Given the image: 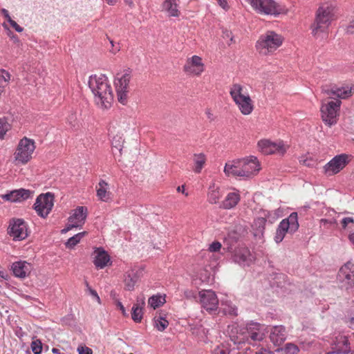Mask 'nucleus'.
Returning a JSON list of instances; mask_svg holds the SVG:
<instances>
[{"mask_svg": "<svg viewBox=\"0 0 354 354\" xmlns=\"http://www.w3.org/2000/svg\"><path fill=\"white\" fill-rule=\"evenodd\" d=\"M279 217V215L277 214V212L274 213V216H271L270 219H268V222L270 223H273L276 219Z\"/></svg>", "mask_w": 354, "mask_h": 354, "instance_id": "nucleus-59", "label": "nucleus"}, {"mask_svg": "<svg viewBox=\"0 0 354 354\" xmlns=\"http://www.w3.org/2000/svg\"><path fill=\"white\" fill-rule=\"evenodd\" d=\"M342 102L336 99L335 101H330L321 107L322 118L326 124L329 127L337 123V112L339 111Z\"/></svg>", "mask_w": 354, "mask_h": 354, "instance_id": "nucleus-8", "label": "nucleus"}, {"mask_svg": "<svg viewBox=\"0 0 354 354\" xmlns=\"http://www.w3.org/2000/svg\"><path fill=\"white\" fill-rule=\"evenodd\" d=\"M90 292H91V294L94 297H95V298L97 299V300L98 301V302H100V297H99V296H98V295H97V292H96L95 290H91V289L90 290Z\"/></svg>", "mask_w": 354, "mask_h": 354, "instance_id": "nucleus-63", "label": "nucleus"}, {"mask_svg": "<svg viewBox=\"0 0 354 354\" xmlns=\"http://www.w3.org/2000/svg\"><path fill=\"white\" fill-rule=\"evenodd\" d=\"M281 351H284L285 354H298L299 348L297 345L292 343H288L285 345L283 348H281Z\"/></svg>", "mask_w": 354, "mask_h": 354, "instance_id": "nucleus-41", "label": "nucleus"}, {"mask_svg": "<svg viewBox=\"0 0 354 354\" xmlns=\"http://www.w3.org/2000/svg\"><path fill=\"white\" fill-rule=\"evenodd\" d=\"M354 219L352 217H345L341 221L342 227L346 229L349 223H353Z\"/></svg>", "mask_w": 354, "mask_h": 354, "instance_id": "nucleus-51", "label": "nucleus"}, {"mask_svg": "<svg viewBox=\"0 0 354 354\" xmlns=\"http://www.w3.org/2000/svg\"><path fill=\"white\" fill-rule=\"evenodd\" d=\"M243 170L239 172L240 177L250 178L252 176L257 174L260 170V165L255 156H250L247 158H242Z\"/></svg>", "mask_w": 354, "mask_h": 354, "instance_id": "nucleus-14", "label": "nucleus"}, {"mask_svg": "<svg viewBox=\"0 0 354 354\" xmlns=\"http://www.w3.org/2000/svg\"><path fill=\"white\" fill-rule=\"evenodd\" d=\"M223 37H230L231 42L233 41V37L232 36V32L228 30H225V32H223Z\"/></svg>", "mask_w": 354, "mask_h": 354, "instance_id": "nucleus-60", "label": "nucleus"}, {"mask_svg": "<svg viewBox=\"0 0 354 354\" xmlns=\"http://www.w3.org/2000/svg\"><path fill=\"white\" fill-rule=\"evenodd\" d=\"M148 303L151 308L155 309V295H152L149 297Z\"/></svg>", "mask_w": 354, "mask_h": 354, "instance_id": "nucleus-57", "label": "nucleus"}, {"mask_svg": "<svg viewBox=\"0 0 354 354\" xmlns=\"http://www.w3.org/2000/svg\"><path fill=\"white\" fill-rule=\"evenodd\" d=\"M218 191H212V192L208 194V201L212 204H215L217 203L218 200Z\"/></svg>", "mask_w": 354, "mask_h": 354, "instance_id": "nucleus-47", "label": "nucleus"}, {"mask_svg": "<svg viewBox=\"0 0 354 354\" xmlns=\"http://www.w3.org/2000/svg\"><path fill=\"white\" fill-rule=\"evenodd\" d=\"M230 344L229 343H223L217 346L213 351V354H230Z\"/></svg>", "mask_w": 354, "mask_h": 354, "instance_id": "nucleus-38", "label": "nucleus"}, {"mask_svg": "<svg viewBox=\"0 0 354 354\" xmlns=\"http://www.w3.org/2000/svg\"><path fill=\"white\" fill-rule=\"evenodd\" d=\"M242 86L241 85L239 84H233L231 90H230V95L233 98L234 101L236 100L237 99H241V97H245V95L242 94Z\"/></svg>", "mask_w": 354, "mask_h": 354, "instance_id": "nucleus-37", "label": "nucleus"}, {"mask_svg": "<svg viewBox=\"0 0 354 354\" xmlns=\"http://www.w3.org/2000/svg\"><path fill=\"white\" fill-rule=\"evenodd\" d=\"M144 305L143 299H141L140 301L138 299L137 302L133 304L131 309V318L135 322L139 323L141 322L143 315L142 306Z\"/></svg>", "mask_w": 354, "mask_h": 354, "instance_id": "nucleus-27", "label": "nucleus"}, {"mask_svg": "<svg viewBox=\"0 0 354 354\" xmlns=\"http://www.w3.org/2000/svg\"><path fill=\"white\" fill-rule=\"evenodd\" d=\"M342 267L343 270H347L350 271L351 274H354V264L351 261H347Z\"/></svg>", "mask_w": 354, "mask_h": 354, "instance_id": "nucleus-53", "label": "nucleus"}, {"mask_svg": "<svg viewBox=\"0 0 354 354\" xmlns=\"http://www.w3.org/2000/svg\"><path fill=\"white\" fill-rule=\"evenodd\" d=\"M240 201V195L238 193L230 192L223 201L221 207L223 209H229L234 207Z\"/></svg>", "mask_w": 354, "mask_h": 354, "instance_id": "nucleus-28", "label": "nucleus"}, {"mask_svg": "<svg viewBox=\"0 0 354 354\" xmlns=\"http://www.w3.org/2000/svg\"><path fill=\"white\" fill-rule=\"evenodd\" d=\"M87 234L86 232H82L78 233L73 236L71 237L66 242V245L68 248H73L75 247L78 243H80V240Z\"/></svg>", "mask_w": 354, "mask_h": 354, "instance_id": "nucleus-35", "label": "nucleus"}, {"mask_svg": "<svg viewBox=\"0 0 354 354\" xmlns=\"http://www.w3.org/2000/svg\"><path fill=\"white\" fill-rule=\"evenodd\" d=\"M88 86L91 88L96 104L101 109H108L113 100L112 87L108 77L103 75H93L89 77Z\"/></svg>", "mask_w": 354, "mask_h": 354, "instance_id": "nucleus-1", "label": "nucleus"}, {"mask_svg": "<svg viewBox=\"0 0 354 354\" xmlns=\"http://www.w3.org/2000/svg\"><path fill=\"white\" fill-rule=\"evenodd\" d=\"M169 325V322L165 317V315L162 313H159V315H156V330L160 331L165 330Z\"/></svg>", "mask_w": 354, "mask_h": 354, "instance_id": "nucleus-34", "label": "nucleus"}, {"mask_svg": "<svg viewBox=\"0 0 354 354\" xmlns=\"http://www.w3.org/2000/svg\"><path fill=\"white\" fill-rule=\"evenodd\" d=\"M222 313L223 315H231V316H236L237 315V308L235 306H232L230 305H226L225 307H218V309L216 312V314Z\"/></svg>", "mask_w": 354, "mask_h": 354, "instance_id": "nucleus-36", "label": "nucleus"}, {"mask_svg": "<svg viewBox=\"0 0 354 354\" xmlns=\"http://www.w3.org/2000/svg\"><path fill=\"white\" fill-rule=\"evenodd\" d=\"M221 243L219 241H214L209 245L208 250L211 252H216L221 250Z\"/></svg>", "mask_w": 354, "mask_h": 354, "instance_id": "nucleus-48", "label": "nucleus"}, {"mask_svg": "<svg viewBox=\"0 0 354 354\" xmlns=\"http://www.w3.org/2000/svg\"><path fill=\"white\" fill-rule=\"evenodd\" d=\"M32 196L33 192L26 189H19L3 195L2 198L10 202H21Z\"/></svg>", "mask_w": 354, "mask_h": 354, "instance_id": "nucleus-17", "label": "nucleus"}, {"mask_svg": "<svg viewBox=\"0 0 354 354\" xmlns=\"http://www.w3.org/2000/svg\"><path fill=\"white\" fill-rule=\"evenodd\" d=\"M10 25L17 31V32H21L23 31V28L17 24V23L12 20L11 18H9V21H8Z\"/></svg>", "mask_w": 354, "mask_h": 354, "instance_id": "nucleus-52", "label": "nucleus"}, {"mask_svg": "<svg viewBox=\"0 0 354 354\" xmlns=\"http://www.w3.org/2000/svg\"><path fill=\"white\" fill-rule=\"evenodd\" d=\"M8 233L15 241L25 239L28 236V227L26 222L21 218L11 220Z\"/></svg>", "mask_w": 354, "mask_h": 354, "instance_id": "nucleus-12", "label": "nucleus"}, {"mask_svg": "<svg viewBox=\"0 0 354 354\" xmlns=\"http://www.w3.org/2000/svg\"><path fill=\"white\" fill-rule=\"evenodd\" d=\"M322 92L324 93H326L330 96V98L335 99V84L328 86H323L322 88Z\"/></svg>", "mask_w": 354, "mask_h": 354, "instance_id": "nucleus-44", "label": "nucleus"}, {"mask_svg": "<svg viewBox=\"0 0 354 354\" xmlns=\"http://www.w3.org/2000/svg\"><path fill=\"white\" fill-rule=\"evenodd\" d=\"M256 354H274V352H272L270 350L262 348L259 351L257 352Z\"/></svg>", "mask_w": 354, "mask_h": 354, "instance_id": "nucleus-58", "label": "nucleus"}, {"mask_svg": "<svg viewBox=\"0 0 354 354\" xmlns=\"http://www.w3.org/2000/svg\"><path fill=\"white\" fill-rule=\"evenodd\" d=\"M0 277L4 279H7L8 274L0 268Z\"/></svg>", "mask_w": 354, "mask_h": 354, "instance_id": "nucleus-64", "label": "nucleus"}, {"mask_svg": "<svg viewBox=\"0 0 354 354\" xmlns=\"http://www.w3.org/2000/svg\"><path fill=\"white\" fill-rule=\"evenodd\" d=\"M115 304H116V306L120 308V310H121V312L124 316H125V317L128 316V315L126 313L124 306L120 301H117Z\"/></svg>", "mask_w": 354, "mask_h": 354, "instance_id": "nucleus-55", "label": "nucleus"}, {"mask_svg": "<svg viewBox=\"0 0 354 354\" xmlns=\"http://www.w3.org/2000/svg\"><path fill=\"white\" fill-rule=\"evenodd\" d=\"M10 80V75L8 71L5 70L0 71V88H5L8 86Z\"/></svg>", "mask_w": 354, "mask_h": 354, "instance_id": "nucleus-39", "label": "nucleus"}, {"mask_svg": "<svg viewBox=\"0 0 354 354\" xmlns=\"http://www.w3.org/2000/svg\"><path fill=\"white\" fill-rule=\"evenodd\" d=\"M35 149L34 140L26 137L23 138L19 141L14 153L15 161L17 164H26L32 158Z\"/></svg>", "mask_w": 354, "mask_h": 354, "instance_id": "nucleus-5", "label": "nucleus"}, {"mask_svg": "<svg viewBox=\"0 0 354 354\" xmlns=\"http://www.w3.org/2000/svg\"><path fill=\"white\" fill-rule=\"evenodd\" d=\"M337 279L341 283H345V288L347 290L354 287V274H351L347 270H343L342 266L338 272Z\"/></svg>", "mask_w": 354, "mask_h": 354, "instance_id": "nucleus-23", "label": "nucleus"}, {"mask_svg": "<svg viewBox=\"0 0 354 354\" xmlns=\"http://www.w3.org/2000/svg\"><path fill=\"white\" fill-rule=\"evenodd\" d=\"M283 42V38L281 35L273 31H268L266 35L261 37L256 45L257 48L261 52L262 50H267L268 53L275 50Z\"/></svg>", "mask_w": 354, "mask_h": 354, "instance_id": "nucleus-6", "label": "nucleus"}, {"mask_svg": "<svg viewBox=\"0 0 354 354\" xmlns=\"http://www.w3.org/2000/svg\"><path fill=\"white\" fill-rule=\"evenodd\" d=\"M259 212L262 216L258 218H265L266 223L268 221V219H270V216L272 215V213L270 211L266 209H261Z\"/></svg>", "mask_w": 354, "mask_h": 354, "instance_id": "nucleus-49", "label": "nucleus"}, {"mask_svg": "<svg viewBox=\"0 0 354 354\" xmlns=\"http://www.w3.org/2000/svg\"><path fill=\"white\" fill-rule=\"evenodd\" d=\"M31 348L35 354H40L42 351V344L40 340L36 339L32 342Z\"/></svg>", "mask_w": 354, "mask_h": 354, "instance_id": "nucleus-43", "label": "nucleus"}, {"mask_svg": "<svg viewBox=\"0 0 354 354\" xmlns=\"http://www.w3.org/2000/svg\"><path fill=\"white\" fill-rule=\"evenodd\" d=\"M335 97L340 99H347L352 95V88L337 87L335 85Z\"/></svg>", "mask_w": 354, "mask_h": 354, "instance_id": "nucleus-33", "label": "nucleus"}, {"mask_svg": "<svg viewBox=\"0 0 354 354\" xmlns=\"http://www.w3.org/2000/svg\"><path fill=\"white\" fill-rule=\"evenodd\" d=\"M336 345L338 347L337 351H339L342 354H348L351 352L350 342L348 337L341 335L337 337Z\"/></svg>", "mask_w": 354, "mask_h": 354, "instance_id": "nucleus-30", "label": "nucleus"}, {"mask_svg": "<svg viewBox=\"0 0 354 354\" xmlns=\"http://www.w3.org/2000/svg\"><path fill=\"white\" fill-rule=\"evenodd\" d=\"M10 129V125L8 122L7 120L3 118H0V138L3 139L4 138L5 134L7 131H8Z\"/></svg>", "mask_w": 354, "mask_h": 354, "instance_id": "nucleus-40", "label": "nucleus"}, {"mask_svg": "<svg viewBox=\"0 0 354 354\" xmlns=\"http://www.w3.org/2000/svg\"><path fill=\"white\" fill-rule=\"evenodd\" d=\"M109 185L104 180H100L96 186L97 196L102 201L106 202L111 198V192L108 191Z\"/></svg>", "mask_w": 354, "mask_h": 354, "instance_id": "nucleus-25", "label": "nucleus"}, {"mask_svg": "<svg viewBox=\"0 0 354 354\" xmlns=\"http://www.w3.org/2000/svg\"><path fill=\"white\" fill-rule=\"evenodd\" d=\"M184 71L196 75H200L204 70L202 59L197 55H194L187 59L183 67Z\"/></svg>", "mask_w": 354, "mask_h": 354, "instance_id": "nucleus-18", "label": "nucleus"}, {"mask_svg": "<svg viewBox=\"0 0 354 354\" xmlns=\"http://www.w3.org/2000/svg\"><path fill=\"white\" fill-rule=\"evenodd\" d=\"M349 156L346 153L335 156L324 167V172L328 176L339 173L349 162Z\"/></svg>", "mask_w": 354, "mask_h": 354, "instance_id": "nucleus-11", "label": "nucleus"}, {"mask_svg": "<svg viewBox=\"0 0 354 354\" xmlns=\"http://www.w3.org/2000/svg\"><path fill=\"white\" fill-rule=\"evenodd\" d=\"M162 10L168 12L169 17H178L180 11L177 9L176 0H165L162 5Z\"/></svg>", "mask_w": 354, "mask_h": 354, "instance_id": "nucleus-29", "label": "nucleus"}, {"mask_svg": "<svg viewBox=\"0 0 354 354\" xmlns=\"http://www.w3.org/2000/svg\"><path fill=\"white\" fill-rule=\"evenodd\" d=\"M263 327V326L261 325V324H259L258 322H254L252 321L247 323V324H246V330L248 333L254 332V331H257V330H261Z\"/></svg>", "mask_w": 354, "mask_h": 354, "instance_id": "nucleus-42", "label": "nucleus"}, {"mask_svg": "<svg viewBox=\"0 0 354 354\" xmlns=\"http://www.w3.org/2000/svg\"><path fill=\"white\" fill-rule=\"evenodd\" d=\"M1 12L4 15V17L7 19L8 21H9V18H11L9 15L8 11L6 9H2Z\"/></svg>", "mask_w": 354, "mask_h": 354, "instance_id": "nucleus-62", "label": "nucleus"}, {"mask_svg": "<svg viewBox=\"0 0 354 354\" xmlns=\"http://www.w3.org/2000/svg\"><path fill=\"white\" fill-rule=\"evenodd\" d=\"M77 351L79 354H93L92 349L87 346H79L77 348Z\"/></svg>", "mask_w": 354, "mask_h": 354, "instance_id": "nucleus-50", "label": "nucleus"}, {"mask_svg": "<svg viewBox=\"0 0 354 354\" xmlns=\"http://www.w3.org/2000/svg\"><path fill=\"white\" fill-rule=\"evenodd\" d=\"M193 160L194 163V167L193 168L194 171L196 174L201 173L206 162V157L205 154L203 153H195L194 155Z\"/></svg>", "mask_w": 354, "mask_h": 354, "instance_id": "nucleus-31", "label": "nucleus"}, {"mask_svg": "<svg viewBox=\"0 0 354 354\" xmlns=\"http://www.w3.org/2000/svg\"><path fill=\"white\" fill-rule=\"evenodd\" d=\"M270 339L275 346H279L286 339V330L283 326H275L270 328Z\"/></svg>", "mask_w": 354, "mask_h": 354, "instance_id": "nucleus-19", "label": "nucleus"}, {"mask_svg": "<svg viewBox=\"0 0 354 354\" xmlns=\"http://www.w3.org/2000/svg\"><path fill=\"white\" fill-rule=\"evenodd\" d=\"M266 220L265 218H254L252 224V230L253 235L257 239H263L266 229Z\"/></svg>", "mask_w": 354, "mask_h": 354, "instance_id": "nucleus-24", "label": "nucleus"}, {"mask_svg": "<svg viewBox=\"0 0 354 354\" xmlns=\"http://www.w3.org/2000/svg\"><path fill=\"white\" fill-rule=\"evenodd\" d=\"M131 78V71L126 70L120 77L115 80V89L118 101L125 104L127 102L129 92V84Z\"/></svg>", "mask_w": 354, "mask_h": 354, "instance_id": "nucleus-7", "label": "nucleus"}, {"mask_svg": "<svg viewBox=\"0 0 354 354\" xmlns=\"http://www.w3.org/2000/svg\"><path fill=\"white\" fill-rule=\"evenodd\" d=\"M95 254L93 263L97 268H104L110 261L109 255L101 248H97L95 250Z\"/></svg>", "mask_w": 354, "mask_h": 354, "instance_id": "nucleus-21", "label": "nucleus"}, {"mask_svg": "<svg viewBox=\"0 0 354 354\" xmlns=\"http://www.w3.org/2000/svg\"><path fill=\"white\" fill-rule=\"evenodd\" d=\"M335 6L330 2L322 3L316 12L315 22L312 25L313 34L324 32L328 26L334 15Z\"/></svg>", "mask_w": 354, "mask_h": 354, "instance_id": "nucleus-2", "label": "nucleus"}, {"mask_svg": "<svg viewBox=\"0 0 354 354\" xmlns=\"http://www.w3.org/2000/svg\"><path fill=\"white\" fill-rule=\"evenodd\" d=\"M202 307L209 314L216 315L218 309V299L212 290H203L198 292Z\"/></svg>", "mask_w": 354, "mask_h": 354, "instance_id": "nucleus-9", "label": "nucleus"}, {"mask_svg": "<svg viewBox=\"0 0 354 354\" xmlns=\"http://www.w3.org/2000/svg\"><path fill=\"white\" fill-rule=\"evenodd\" d=\"M249 337L253 341H261L263 339L264 333L261 332V330H257L252 333H248Z\"/></svg>", "mask_w": 354, "mask_h": 354, "instance_id": "nucleus-45", "label": "nucleus"}, {"mask_svg": "<svg viewBox=\"0 0 354 354\" xmlns=\"http://www.w3.org/2000/svg\"><path fill=\"white\" fill-rule=\"evenodd\" d=\"M166 295L165 294H156V308L162 306L166 303Z\"/></svg>", "mask_w": 354, "mask_h": 354, "instance_id": "nucleus-46", "label": "nucleus"}, {"mask_svg": "<svg viewBox=\"0 0 354 354\" xmlns=\"http://www.w3.org/2000/svg\"><path fill=\"white\" fill-rule=\"evenodd\" d=\"M234 102L239 106L241 113L244 115L250 114L253 110L252 100L249 95L241 97V99H237Z\"/></svg>", "mask_w": 354, "mask_h": 354, "instance_id": "nucleus-26", "label": "nucleus"}, {"mask_svg": "<svg viewBox=\"0 0 354 354\" xmlns=\"http://www.w3.org/2000/svg\"><path fill=\"white\" fill-rule=\"evenodd\" d=\"M242 162V159H237L232 162H227L225 165L224 172L227 176H240L239 172H241V170H243V164Z\"/></svg>", "mask_w": 354, "mask_h": 354, "instance_id": "nucleus-22", "label": "nucleus"}, {"mask_svg": "<svg viewBox=\"0 0 354 354\" xmlns=\"http://www.w3.org/2000/svg\"><path fill=\"white\" fill-rule=\"evenodd\" d=\"M126 5L132 8L134 7L133 0H124Z\"/></svg>", "mask_w": 354, "mask_h": 354, "instance_id": "nucleus-61", "label": "nucleus"}, {"mask_svg": "<svg viewBox=\"0 0 354 354\" xmlns=\"http://www.w3.org/2000/svg\"><path fill=\"white\" fill-rule=\"evenodd\" d=\"M258 147L261 153L266 155L273 154L278 153L280 155H283L286 149L282 143L277 144L272 142L268 140H261L258 142Z\"/></svg>", "mask_w": 354, "mask_h": 354, "instance_id": "nucleus-15", "label": "nucleus"}, {"mask_svg": "<svg viewBox=\"0 0 354 354\" xmlns=\"http://www.w3.org/2000/svg\"><path fill=\"white\" fill-rule=\"evenodd\" d=\"M299 227L297 212H292L288 218L279 223L274 238V241L277 243H281L286 233L294 234L298 230Z\"/></svg>", "mask_w": 354, "mask_h": 354, "instance_id": "nucleus-4", "label": "nucleus"}, {"mask_svg": "<svg viewBox=\"0 0 354 354\" xmlns=\"http://www.w3.org/2000/svg\"><path fill=\"white\" fill-rule=\"evenodd\" d=\"M86 216L87 208L84 206L77 207L68 218V223L66 227L62 230V233L66 232L73 227L82 226L84 223Z\"/></svg>", "mask_w": 354, "mask_h": 354, "instance_id": "nucleus-13", "label": "nucleus"}, {"mask_svg": "<svg viewBox=\"0 0 354 354\" xmlns=\"http://www.w3.org/2000/svg\"><path fill=\"white\" fill-rule=\"evenodd\" d=\"M232 260L241 266L249 265L250 252L247 248H241L234 250L232 254Z\"/></svg>", "mask_w": 354, "mask_h": 354, "instance_id": "nucleus-20", "label": "nucleus"}, {"mask_svg": "<svg viewBox=\"0 0 354 354\" xmlns=\"http://www.w3.org/2000/svg\"><path fill=\"white\" fill-rule=\"evenodd\" d=\"M54 205L53 195L48 192L45 194H40L37 196L34 204V209L37 214L43 218L46 217Z\"/></svg>", "mask_w": 354, "mask_h": 354, "instance_id": "nucleus-10", "label": "nucleus"}, {"mask_svg": "<svg viewBox=\"0 0 354 354\" xmlns=\"http://www.w3.org/2000/svg\"><path fill=\"white\" fill-rule=\"evenodd\" d=\"M321 223H322L324 225H326V224L333 225V224L336 223V221H335V219L328 220V219L322 218L321 220Z\"/></svg>", "mask_w": 354, "mask_h": 354, "instance_id": "nucleus-56", "label": "nucleus"}, {"mask_svg": "<svg viewBox=\"0 0 354 354\" xmlns=\"http://www.w3.org/2000/svg\"><path fill=\"white\" fill-rule=\"evenodd\" d=\"M11 268L16 277L25 279L30 275L33 266L30 263L26 261H19L14 262Z\"/></svg>", "mask_w": 354, "mask_h": 354, "instance_id": "nucleus-16", "label": "nucleus"}, {"mask_svg": "<svg viewBox=\"0 0 354 354\" xmlns=\"http://www.w3.org/2000/svg\"><path fill=\"white\" fill-rule=\"evenodd\" d=\"M230 340L233 342L234 344H237L238 346L244 343V342L242 339H239V337L236 335L230 336Z\"/></svg>", "mask_w": 354, "mask_h": 354, "instance_id": "nucleus-54", "label": "nucleus"}, {"mask_svg": "<svg viewBox=\"0 0 354 354\" xmlns=\"http://www.w3.org/2000/svg\"><path fill=\"white\" fill-rule=\"evenodd\" d=\"M259 14L277 16L284 13L286 8L274 0H245Z\"/></svg>", "mask_w": 354, "mask_h": 354, "instance_id": "nucleus-3", "label": "nucleus"}, {"mask_svg": "<svg viewBox=\"0 0 354 354\" xmlns=\"http://www.w3.org/2000/svg\"><path fill=\"white\" fill-rule=\"evenodd\" d=\"M137 281V277L133 272H127L124 275V286L127 290H133Z\"/></svg>", "mask_w": 354, "mask_h": 354, "instance_id": "nucleus-32", "label": "nucleus"}]
</instances>
